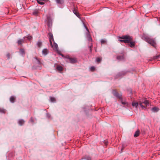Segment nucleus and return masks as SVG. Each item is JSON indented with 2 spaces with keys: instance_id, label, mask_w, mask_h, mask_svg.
<instances>
[{
  "instance_id": "obj_1",
  "label": "nucleus",
  "mask_w": 160,
  "mask_h": 160,
  "mask_svg": "<svg viewBox=\"0 0 160 160\" xmlns=\"http://www.w3.org/2000/svg\"><path fill=\"white\" fill-rule=\"evenodd\" d=\"M139 104L142 109L146 108V107L149 106V102L146 99H140L139 101Z\"/></svg>"
},
{
  "instance_id": "obj_2",
  "label": "nucleus",
  "mask_w": 160,
  "mask_h": 160,
  "mask_svg": "<svg viewBox=\"0 0 160 160\" xmlns=\"http://www.w3.org/2000/svg\"><path fill=\"white\" fill-rule=\"evenodd\" d=\"M119 38L122 39L118 40L120 42H124L125 43H128L132 39V38L130 36H125L122 37H119Z\"/></svg>"
},
{
  "instance_id": "obj_3",
  "label": "nucleus",
  "mask_w": 160,
  "mask_h": 160,
  "mask_svg": "<svg viewBox=\"0 0 160 160\" xmlns=\"http://www.w3.org/2000/svg\"><path fill=\"white\" fill-rule=\"evenodd\" d=\"M145 41L154 47H155L156 43L155 41L153 39L151 38L148 37L145 38Z\"/></svg>"
},
{
  "instance_id": "obj_4",
  "label": "nucleus",
  "mask_w": 160,
  "mask_h": 160,
  "mask_svg": "<svg viewBox=\"0 0 160 160\" xmlns=\"http://www.w3.org/2000/svg\"><path fill=\"white\" fill-rule=\"evenodd\" d=\"M50 45L53 49L55 51H57L58 49V46L57 43H55L54 41L51 42V43H50Z\"/></svg>"
},
{
  "instance_id": "obj_5",
  "label": "nucleus",
  "mask_w": 160,
  "mask_h": 160,
  "mask_svg": "<svg viewBox=\"0 0 160 160\" xmlns=\"http://www.w3.org/2000/svg\"><path fill=\"white\" fill-rule=\"evenodd\" d=\"M48 36L50 42L51 43L52 42H54V41L53 35L52 33H49L48 34Z\"/></svg>"
},
{
  "instance_id": "obj_6",
  "label": "nucleus",
  "mask_w": 160,
  "mask_h": 160,
  "mask_svg": "<svg viewBox=\"0 0 160 160\" xmlns=\"http://www.w3.org/2000/svg\"><path fill=\"white\" fill-rule=\"evenodd\" d=\"M47 22L48 25L50 26L52 23V19L50 17H48L47 18Z\"/></svg>"
},
{
  "instance_id": "obj_7",
  "label": "nucleus",
  "mask_w": 160,
  "mask_h": 160,
  "mask_svg": "<svg viewBox=\"0 0 160 160\" xmlns=\"http://www.w3.org/2000/svg\"><path fill=\"white\" fill-rule=\"evenodd\" d=\"M68 61L71 63H74L76 62V60L75 58H68Z\"/></svg>"
},
{
  "instance_id": "obj_8",
  "label": "nucleus",
  "mask_w": 160,
  "mask_h": 160,
  "mask_svg": "<svg viewBox=\"0 0 160 160\" xmlns=\"http://www.w3.org/2000/svg\"><path fill=\"white\" fill-rule=\"evenodd\" d=\"M138 104H139V102H137L133 101L132 102V105L133 107H135L136 108H137Z\"/></svg>"
},
{
  "instance_id": "obj_9",
  "label": "nucleus",
  "mask_w": 160,
  "mask_h": 160,
  "mask_svg": "<svg viewBox=\"0 0 160 160\" xmlns=\"http://www.w3.org/2000/svg\"><path fill=\"white\" fill-rule=\"evenodd\" d=\"M25 37L23 38L22 39L19 40L18 41V44H21L22 43L24 42V41L25 38Z\"/></svg>"
},
{
  "instance_id": "obj_10",
  "label": "nucleus",
  "mask_w": 160,
  "mask_h": 160,
  "mask_svg": "<svg viewBox=\"0 0 160 160\" xmlns=\"http://www.w3.org/2000/svg\"><path fill=\"white\" fill-rule=\"evenodd\" d=\"M48 52V50L47 49H44L42 51V53L44 55H47Z\"/></svg>"
},
{
  "instance_id": "obj_11",
  "label": "nucleus",
  "mask_w": 160,
  "mask_h": 160,
  "mask_svg": "<svg viewBox=\"0 0 160 160\" xmlns=\"http://www.w3.org/2000/svg\"><path fill=\"white\" fill-rule=\"evenodd\" d=\"M132 40L129 42V43H130V46L131 47H132L134 46L135 42H132Z\"/></svg>"
},
{
  "instance_id": "obj_12",
  "label": "nucleus",
  "mask_w": 160,
  "mask_h": 160,
  "mask_svg": "<svg viewBox=\"0 0 160 160\" xmlns=\"http://www.w3.org/2000/svg\"><path fill=\"white\" fill-rule=\"evenodd\" d=\"M139 131L138 130H137L135 133L134 136L135 137H136L139 136Z\"/></svg>"
},
{
  "instance_id": "obj_13",
  "label": "nucleus",
  "mask_w": 160,
  "mask_h": 160,
  "mask_svg": "<svg viewBox=\"0 0 160 160\" xmlns=\"http://www.w3.org/2000/svg\"><path fill=\"white\" fill-rule=\"evenodd\" d=\"M24 123V121L23 120H20L18 121V123L20 125H22Z\"/></svg>"
},
{
  "instance_id": "obj_14",
  "label": "nucleus",
  "mask_w": 160,
  "mask_h": 160,
  "mask_svg": "<svg viewBox=\"0 0 160 160\" xmlns=\"http://www.w3.org/2000/svg\"><path fill=\"white\" fill-rule=\"evenodd\" d=\"M57 69L58 71H61L62 70L63 68L62 66L59 65L57 66Z\"/></svg>"
},
{
  "instance_id": "obj_15",
  "label": "nucleus",
  "mask_w": 160,
  "mask_h": 160,
  "mask_svg": "<svg viewBox=\"0 0 160 160\" xmlns=\"http://www.w3.org/2000/svg\"><path fill=\"white\" fill-rule=\"evenodd\" d=\"M158 109L157 107H154L152 109V111L153 112H157L158 111Z\"/></svg>"
},
{
  "instance_id": "obj_16",
  "label": "nucleus",
  "mask_w": 160,
  "mask_h": 160,
  "mask_svg": "<svg viewBox=\"0 0 160 160\" xmlns=\"http://www.w3.org/2000/svg\"><path fill=\"white\" fill-rule=\"evenodd\" d=\"M15 98L13 96H11L10 98V101L12 102H13L14 101Z\"/></svg>"
},
{
  "instance_id": "obj_17",
  "label": "nucleus",
  "mask_w": 160,
  "mask_h": 160,
  "mask_svg": "<svg viewBox=\"0 0 160 160\" xmlns=\"http://www.w3.org/2000/svg\"><path fill=\"white\" fill-rule=\"evenodd\" d=\"M50 101L52 102H54L55 101V99L54 98L51 97L50 98Z\"/></svg>"
},
{
  "instance_id": "obj_18",
  "label": "nucleus",
  "mask_w": 160,
  "mask_h": 160,
  "mask_svg": "<svg viewBox=\"0 0 160 160\" xmlns=\"http://www.w3.org/2000/svg\"><path fill=\"white\" fill-rule=\"evenodd\" d=\"M37 45L39 47H40L42 45V42L40 41H38L37 43Z\"/></svg>"
},
{
  "instance_id": "obj_19",
  "label": "nucleus",
  "mask_w": 160,
  "mask_h": 160,
  "mask_svg": "<svg viewBox=\"0 0 160 160\" xmlns=\"http://www.w3.org/2000/svg\"><path fill=\"white\" fill-rule=\"evenodd\" d=\"M124 58L123 56H118L117 57V59L118 60H122Z\"/></svg>"
},
{
  "instance_id": "obj_20",
  "label": "nucleus",
  "mask_w": 160,
  "mask_h": 160,
  "mask_svg": "<svg viewBox=\"0 0 160 160\" xmlns=\"http://www.w3.org/2000/svg\"><path fill=\"white\" fill-rule=\"evenodd\" d=\"M84 159H85L87 160H91V158L88 156H85Z\"/></svg>"
},
{
  "instance_id": "obj_21",
  "label": "nucleus",
  "mask_w": 160,
  "mask_h": 160,
  "mask_svg": "<svg viewBox=\"0 0 160 160\" xmlns=\"http://www.w3.org/2000/svg\"><path fill=\"white\" fill-rule=\"evenodd\" d=\"M20 52L21 54H22V55H23L24 54H25L24 50L23 49H20Z\"/></svg>"
},
{
  "instance_id": "obj_22",
  "label": "nucleus",
  "mask_w": 160,
  "mask_h": 160,
  "mask_svg": "<svg viewBox=\"0 0 160 160\" xmlns=\"http://www.w3.org/2000/svg\"><path fill=\"white\" fill-rule=\"evenodd\" d=\"M87 38H88V40L89 41H92V39H91V37L88 34V35Z\"/></svg>"
},
{
  "instance_id": "obj_23",
  "label": "nucleus",
  "mask_w": 160,
  "mask_h": 160,
  "mask_svg": "<svg viewBox=\"0 0 160 160\" xmlns=\"http://www.w3.org/2000/svg\"><path fill=\"white\" fill-rule=\"evenodd\" d=\"M38 2L39 4L41 5H43L44 4V3L43 2L40 1H39L38 0Z\"/></svg>"
},
{
  "instance_id": "obj_24",
  "label": "nucleus",
  "mask_w": 160,
  "mask_h": 160,
  "mask_svg": "<svg viewBox=\"0 0 160 160\" xmlns=\"http://www.w3.org/2000/svg\"><path fill=\"white\" fill-rule=\"evenodd\" d=\"M27 39L29 40H30L32 39V37L31 36H28L27 37Z\"/></svg>"
},
{
  "instance_id": "obj_25",
  "label": "nucleus",
  "mask_w": 160,
  "mask_h": 160,
  "mask_svg": "<svg viewBox=\"0 0 160 160\" xmlns=\"http://www.w3.org/2000/svg\"><path fill=\"white\" fill-rule=\"evenodd\" d=\"M90 70L91 71H93L95 69V68L94 67H92L90 68Z\"/></svg>"
},
{
  "instance_id": "obj_26",
  "label": "nucleus",
  "mask_w": 160,
  "mask_h": 160,
  "mask_svg": "<svg viewBox=\"0 0 160 160\" xmlns=\"http://www.w3.org/2000/svg\"><path fill=\"white\" fill-rule=\"evenodd\" d=\"M101 61V59L99 58H97L96 59V61L97 62H99Z\"/></svg>"
},
{
  "instance_id": "obj_27",
  "label": "nucleus",
  "mask_w": 160,
  "mask_h": 160,
  "mask_svg": "<svg viewBox=\"0 0 160 160\" xmlns=\"http://www.w3.org/2000/svg\"><path fill=\"white\" fill-rule=\"evenodd\" d=\"M0 112L4 113L5 112L4 110L0 108Z\"/></svg>"
},
{
  "instance_id": "obj_28",
  "label": "nucleus",
  "mask_w": 160,
  "mask_h": 160,
  "mask_svg": "<svg viewBox=\"0 0 160 160\" xmlns=\"http://www.w3.org/2000/svg\"><path fill=\"white\" fill-rule=\"evenodd\" d=\"M101 43H103L105 42V41L103 39H102L101 41Z\"/></svg>"
},
{
  "instance_id": "obj_29",
  "label": "nucleus",
  "mask_w": 160,
  "mask_h": 160,
  "mask_svg": "<svg viewBox=\"0 0 160 160\" xmlns=\"http://www.w3.org/2000/svg\"><path fill=\"white\" fill-rule=\"evenodd\" d=\"M114 95L117 97H118L119 98H120V97L118 95V94L117 93H115L114 94Z\"/></svg>"
},
{
  "instance_id": "obj_30",
  "label": "nucleus",
  "mask_w": 160,
  "mask_h": 160,
  "mask_svg": "<svg viewBox=\"0 0 160 160\" xmlns=\"http://www.w3.org/2000/svg\"><path fill=\"white\" fill-rule=\"evenodd\" d=\"M57 2L58 3H61L60 1L61 0H56Z\"/></svg>"
},
{
  "instance_id": "obj_31",
  "label": "nucleus",
  "mask_w": 160,
  "mask_h": 160,
  "mask_svg": "<svg viewBox=\"0 0 160 160\" xmlns=\"http://www.w3.org/2000/svg\"><path fill=\"white\" fill-rule=\"evenodd\" d=\"M74 13L79 18V15L77 12H74Z\"/></svg>"
},
{
  "instance_id": "obj_32",
  "label": "nucleus",
  "mask_w": 160,
  "mask_h": 160,
  "mask_svg": "<svg viewBox=\"0 0 160 160\" xmlns=\"http://www.w3.org/2000/svg\"><path fill=\"white\" fill-rule=\"evenodd\" d=\"M104 142L105 145H107V141L106 140V141H104Z\"/></svg>"
},
{
  "instance_id": "obj_33",
  "label": "nucleus",
  "mask_w": 160,
  "mask_h": 160,
  "mask_svg": "<svg viewBox=\"0 0 160 160\" xmlns=\"http://www.w3.org/2000/svg\"><path fill=\"white\" fill-rule=\"evenodd\" d=\"M37 13V12L36 11L34 12H33V14L34 15H36Z\"/></svg>"
},
{
  "instance_id": "obj_34",
  "label": "nucleus",
  "mask_w": 160,
  "mask_h": 160,
  "mask_svg": "<svg viewBox=\"0 0 160 160\" xmlns=\"http://www.w3.org/2000/svg\"><path fill=\"white\" fill-rule=\"evenodd\" d=\"M122 103L123 105H125L127 103L126 102H122Z\"/></svg>"
},
{
  "instance_id": "obj_35",
  "label": "nucleus",
  "mask_w": 160,
  "mask_h": 160,
  "mask_svg": "<svg viewBox=\"0 0 160 160\" xmlns=\"http://www.w3.org/2000/svg\"><path fill=\"white\" fill-rule=\"evenodd\" d=\"M7 56L8 57V58H9V56H10L9 54H7Z\"/></svg>"
},
{
  "instance_id": "obj_36",
  "label": "nucleus",
  "mask_w": 160,
  "mask_h": 160,
  "mask_svg": "<svg viewBox=\"0 0 160 160\" xmlns=\"http://www.w3.org/2000/svg\"><path fill=\"white\" fill-rule=\"evenodd\" d=\"M85 27L86 28V29L87 31H88H88H89L88 30V29L87 28L86 26H85Z\"/></svg>"
},
{
  "instance_id": "obj_37",
  "label": "nucleus",
  "mask_w": 160,
  "mask_h": 160,
  "mask_svg": "<svg viewBox=\"0 0 160 160\" xmlns=\"http://www.w3.org/2000/svg\"><path fill=\"white\" fill-rule=\"evenodd\" d=\"M32 118H31V121H32Z\"/></svg>"
},
{
  "instance_id": "obj_38",
  "label": "nucleus",
  "mask_w": 160,
  "mask_h": 160,
  "mask_svg": "<svg viewBox=\"0 0 160 160\" xmlns=\"http://www.w3.org/2000/svg\"><path fill=\"white\" fill-rule=\"evenodd\" d=\"M60 55L62 56V57H63V55L62 54H61Z\"/></svg>"
}]
</instances>
